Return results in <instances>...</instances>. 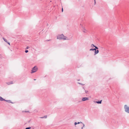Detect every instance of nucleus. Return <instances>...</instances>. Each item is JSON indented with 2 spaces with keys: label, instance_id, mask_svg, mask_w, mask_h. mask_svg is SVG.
I'll use <instances>...</instances> for the list:
<instances>
[{
  "label": "nucleus",
  "instance_id": "obj_17",
  "mask_svg": "<svg viewBox=\"0 0 129 129\" xmlns=\"http://www.w3.org/2000/svg\"><path fill=\"white\" fill-rule=\"evenodd\" d=\"M28 50H25V52L26 53H27L28 52Z\"/></svg>",
  "mask_w": 129,
  "mask_h": 129
},
{
  "label": "nucleus",
  "instance_id": "obj_24",
  "mask_svg": "<svg viewBox=\"0 0 129 129\" xmlns=\"http://www.w3.org/2000/svg\"><path fill=\"white\" fill-rule=\"evenodd\" d=\"M61 11H62V12H63V8H62Z\"/></svg>",
  "mask_w": 129,
  "mask_h": 129
},
{
  "label": "nucleus",
  "instance_id": "obj_33",
  "mask_svg": "<svg viewBox=\"0 0 129 129\" xmlns=\"http://www.w3.org/2000/svg\"><path fill=\"white\" fill-rule=\"evenodd\" d=\"M94 1H95V0H94Z\"/></svg>",
  "mask_w": 129,
  "mask_h": 129
},
{
  "label": "nucleus",
  "instance_id": "obj_1",
  "mask_svg": "<svg viewBox=\"0 0 129 129\" xmlns=\"http://www.w3.org/2000/svg\"><path fill=\"white\" fill-rule=\"evenodd\" d=\"M57 39L59 40H63L69 39L67 37L64 36L62 34L58 35L57 37Z\"/></svg>",
  "mask_w": 129,
  "mask_h": 129
},
{
  "label": "nucleus",
  "instance_id": "obj_31",
  "mask_svg": "<svg viewBox=\"0 0 129 129\" xmlns=\"http://www.w3.org/2000/svg\"><path fill=\"white\" fill-rule=\"evenodd\" d=\"M34 80H36V79H34Z\"/></svg>",
  "mask_w": 129,
  "mask_h": 129
},
{
  "label": "nucleus",
  "instance_id": "obj_20",
  "mask_svg": "<svg viewBox=\"0 0 129 129\" xmlns=\"http://www.w3.org/2000/svg\"><path fill=\"white\" fill-rule=\"evenodd\" d=\"M85 92L86 93H87L88 92V91L85 90Z\"/></svg>",
  "mask_w": 129,
  "mask_h": 129
},
{
  "label": "nucleus",
  "instance_id": "obj_9",
  "mask_svg": "<svg viewBox=\"0 0 129 129\" xmlns=\"http://www.w3.org/2000/svg\"><path fill=\"white\" fill-rule=\"evenodd\" d=\"M3 39L5 42L6 43H8V41L5 38H3Z\"/></svg>",
  "mask_w": 129,
  "mask_h": 129
},
{
  "label": "nucleus",
  "instance_id": "obj_15",
  "mask_svg": "<svg viewBox=\"0 0 129 129\" xmlns=\"http://www.w3.org/2000/svg\"><path fill=\"white\" fill-rule=\"evenodd\" d=\"M31 128V127H27L26 128H25V129H30Z\"/></svg>",
  "mask_w": 129,
  "mask_h": 129
},
{
  "label": "nucleus",
  "instance_id": "obj_25",
  "mask_svg": "<svg viewBox=\"0 0 129 129\" xmlns=\"http://www.w3.org/2000/svg\"><path fill=\"white\" fill-rule=\"evenodd\" d=\"M10 82L11 83V84H12L13 83L12 81H11Z\"/></svg>",
  "mask_w": 129,
  "mask_h": 129
},
{
  "label": "nucleus",
  "instance_id": "obj_30",
  "mask_svg": "<svg viewBox=\"0 0 129 129\" xmlns=\"http://www.w3.org/2000/svg\"><path fill=\"white\" fill-rule=\"evenodd\" d=\"M50 40H47V41H49Z\"/></svg>",
  "mask_w": 129,
  "mask_h": 129
},
{
  "label": "nucleus",
  "instance_id": "obj_23",
  "mask_svg": "<svg viewBox=\"0 0 129 129\" xmlns=\"http://www.w3.org/2000/svg\"><path fill=\"white\" fill-rule=\"evenodd\" d=\"M74 124L75 125H76L77 124V122H75L74 123Z\"/></svg>",
  "mask_w": 129,
  "mask_h": 129
},
{
  "label": "nucleus",
  "instance_id": "obj_29",
  "mask_svg": "<svg viewBox=\"0 0 129 129\" xmlns=\"http://www.w3.org/2000/svg\"><path fill=\"white\" fill-rule=\"evenodd\" d=\"M94 4H95L96 3V0H95V1H94Z\"/></svg>",
  "mask_w": 129,
  "mask_h": 129
},
{
  "label": "nucleus",
  "instance_id": "obj_11",
  "mask_svg": "<svg viewBox=\"0 0 129 129\" xmlns=\"http://www.w3.org/2000/svg\"><path fill=\"white\" fill-rule=\"evenodd\" d=\"M95 49H94V48H91V49H90L89 50L90 51H95Z\"/></svg>",
  "mask_w": 129,
  "mask_h": 129
},
{
  "label": "nucleus",
  "instance_id": "obj_21",
  "mask_svg": "<svg viewBox=\"0 0 129 129\" xmlns=\"http://www.w3.org/2000/svg\"><path fill=\"white\" fill-rule=\"evenodd\" d=\"M29 47L28 46H27L26 47V49H28L29 48Z\"/></svg>",
  "mask_w": 129,
  "mask_h": 129
},
{
  "label": "nucleus",
  "instance_id": "obj_14",
  "mask_svg": "<svg viewBox=\"0 0 129 129\" xmlns=\"http://www.w3.org/2000/svg\"><path fill=\"white\" fill-rule=\"evenodd\" d=\"M78 83L79 84H80L81 85H84V84H83L81 83H79V82H78Z\"/></svg>",
  "mask_w": 129,
  "mask_h": 129
},
{
  "label": "nucleus",
  "instance_id": "obj_6",
  "mask_svg": "<svg viewBox=\"0 0 129 129\" xmlns=\"http://www.w3.org/2000/svg\"><path fill=\"white\" fill-rule=\"evenodd\" d=\"M99 52V50H95L94 51V55H95L96 54H98Z\"/></svg>",
  "mask_w": 129,
  "mask_h": 129
},
{
  "label": "nucleus",
  "instance_id": "obj_3",
  "mask_svg": "<svg viewBox=\"0 0 129 129\" xmlns=\"http://www.w3.org/2000/svg\"><path fill=\"white\" fill-rule=\"evenodd\" d=\"M37 68L36 66H35L33 68L31 73H35L37 71Z\"/></svg>",
  "mask_w": 129,
  "mask_h": 129
},
{
  "label": "nucleus",
  "instance_id": "obj_12",
  "mask_svg": "<svg viewBox=\"0 0 129 129\" xmlns=\"http://www.w3.org/2000/svg\"><path fill=\"white\" fill-rule=\"evenodd\" d=\"M91 47H92V48H93V47H95V46L94 45V44H92L91 45Z\"/></svg>",
  "mask_w": 129,
  "mask_h": 129
},
{
  "label": "nucleus",
  "instance_id": "obj_26",
  "mask_svg": "<svg viewBox=\"0 0 129 129\" xmlns=\"http://www.w3.org/2000/svg\"><path fill=\"white\" fill-rule=\"evenodd\" d=\"M8 44H9V45H10V43L9 42H8V43H7Z\"/></svg>",
  "mask_w": 129,
  "mask_h": 129
},
{
  "label": "nucleus",
  "instance_id": "obj_32",
  "mask_svg": "<svg viewBox=\"0 0 129 129\" xmlns=\"http://www.w3.org/2000/svg\"><path fill=\"white\" fill-rule=\"evenodd\" d=\"M78 81H79L80 80H78Z\"/></svg>",
  "mask_w": 129,
  "mask_h": 129
},
{
  "label": "nucleus",
  "instance_id": "obj_18",
  "mask_svg": "<svg viewBox=\"0 0 129 129\" xmlns=\"http://www.w3.org/2000/svg\"><path fill=\"white\" fill-rule=\"evenodd\" d=\"M7 84L8 85L11 84L10 82H8L7 83Z\"/></svg>",
  "mask_w": 129,
  "mask_h": 129
},
{
  "label": "nucleus",
  "instance_id": "obj_27",
  "mask_svg": "<svg viewBox=\"0 0 129 129\" xmlns=\"http://www.w3.org/2000/svg\"><path fill=\"white\" fill-rule=\"evenodd\" d=\"M24 112H29V111H24Z\"/></svg>",
  "mask_w": 129,
  "mask_h": 129
},
{
  "label": "nucleus",
  "instance_id": "obj_10",
  "mask_svg": "<svg viewBox=\"0 0 129 129\" xmlns=\"http://www.w3.org/2000/svg\"><path fill=\"white\" fill-rule=\"evenodd\" d=\"M47 115H45L43 117H41V118H47Z\"/></svg>",
  "mask_w": 129,
  "mask_h": 129
},
{
  "label": "nucleus",
  "instance_id": "obj_16",
  "mask_svg": "<svg viewBox=\"0 0 129 129\" xmlns=\"http://www.w3.org/2000/svg\"><path fill=\"white\" fill-rule=\"evenodd\" d=\"M83 126L82 127L81 129H82L83 128V127H84V126H85V125L83 123Z\"/></svg>",
  "mask_w": 129,
  "mask_h": 129
},
{
  "label": "nucleus",
  "instance_id": "obj_22",
  "mask_svg": "<svg viewBox=\"0 0 129 129\" xmlns=\"http://www.w3.org/2000/svg\"><path fill=\"white\" fill-rule=\"evenodd\" d=\"M80 123H82V122H77V124H79Z\"/></svg>",
  "mask_w": 129,
  "mask_h": 129
},
{
  "label": "nucleus",
  "instance_id": "obj_19",
  "mask_svg": "<svg viewBox=\"0 0 129 129\" xmlns=\"http://www.w3.org/2000/svg\"><path fill=\"white\" fill-rule=\"evenodd\" d=\"M83 32L84 33H85L86 32V30L84 29V30H83Z\"/></svg>",
  "mask_w": 129,
  "mask_h": 129
},
{
  "label": "nucleus",
  "instance_id": "obj_5",
  "mask_svg": "<svg viewBox=\"0 0 129 129\" xmlns=\"http://www.w3.org/2000/svg\"><path fill=\"white\" fill-rule=\"evenodd\" d=\"M102 100H100L99 101H96L94 102L98 104H101L102 103Z\"/></svg>",
  "mask_w": 129,
  "mask_h": 129
},
{
  "label": "nucleus",
  "instance_id": "obj_7",
  "mask_svg": "<svg viewBox=\"0 0 129 129\" xmlns=\"http://www.w3.org/2000/svg\"><path fill=\"white\" fill-rule=\"evenodd\" d=\"M5 101V100L2 97L0 96V101Z\"/></svg>",
  "mask_w": 129,
  "mask_h": 129
},
{
  "label": "nucleus",
  "instance_id": "obj_2",
  "mask_svg": "<svg viewBox=\"0 0 129 129\" xmlns=\"http://www.w3.org/2000/svg\"><path fill=\"white\" fill-rule=\"evenodd\" d=\"M124 109L125 111L127 113H129V107L126 105H125L124 106Z\"/></svg>",
  "mask_w": 129,
  "mask_h": 129
},
{
  "label": "nucleus",
  "instance_id": "obj_4",
  "mask_svg": "<svg viewBox=\"0 0 129 129\" xmlns=\"http://www.w3.org/2000/svg\"><path fill=\"white\" fill-rule=\"evenodd\" d=\"M89 99V98L87 97L83 98L82 100V101H86L88 100Z\"/></svg>",
  "mask_w": 129,
  "mask_h": 129
},
{
  "label": "nucleus",
  "instance_id": "obj_8",
  "mask_svg": "<svg viewBox=\"0 0 129 129\" xmlns=\"http://www.w3.org/2000/svg\"><path fill=\"white\" fill-rule=\"evenodd\" d=\"M5 101L9 103H13L11 102V101L10 100H5Z\"/></svg>",
  "mask_w": 129,
  "mask_h": 129
},
{
  "label": "nucleus",
  "instance_id": "obj_13",
  "mask_svg": "<svg viewBox=\"0 0 129 129\" xmlns=\"http://www.w3.org/2000/svg\"><path fill=\"white\" fill-rule=\"evenodd\" d=\"M95 47V48H94V49H95V50H96L97 49H98V47H96V46H95V47Z\"/></svg>",
  "mask_w": 129,
  "mask_h": 129
},
{
  "label": "nucleus",
  "instance_id": "obj_28",
  "mask_svg": "<svg viewBox=\"0 0 129 129\" xmlns=\"http://www.w3.org/2000/svg\"><path fill=\"white\" fill-rule=\"evenodd\" d=\"M83 89L84 90H85V88H84V87H83Z\"/></svg>",
  "mask_w": 129,
  "mask_h": 129
}]
</instances>
